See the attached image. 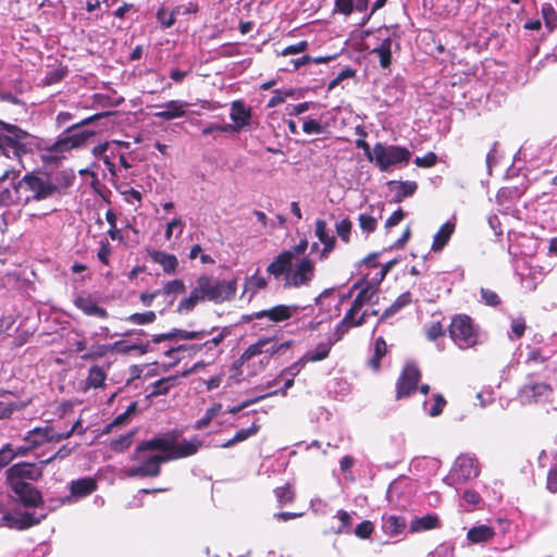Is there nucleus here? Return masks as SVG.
I'll return each instance as SVG.
<instances>
[{"instance_id":"nucleus-28","label":"nucleus","mask_w":557,"mask_h":557,"mask_svg":"<svg viewBox=\"0 0 557 557\" xmlns=\"http://www.w3.org/2000/svg\"><path fill=\"white\" fill-rule=\"evenodd\" d=\"M455 231V223L453 221H447L444 223L438 232L434 235L432 250L441 251L444 246L448 243L450 236Z\"/></svg>"},{"instance_id":"nucleus-29","label":"nucleus","mask_w":557,"mask_h":557,"mask_svg":"<svg viewBox=\"0 0 557 557\" xmlns=\"http://www.w3.org/2000/svg\"><path fill=\"white\" fill-rule=\"evenodd\" d=\"M392 46L393 39L391 37L384 38L381 44L372 50V53L376 54L380 61V65L383 69L389 66L392 61Z\"/></svg>"},{"instance_id":"nucleus-61","label":"nucleus","mask_w":557,"mask_h":557,"mask_svg":"<svg viewBox=\"0 0 557 557\" xmlns=\"http://www.w3.org/2000/svg\"><path fill=\"white\" fill-rule=\"evenodd\" d=\"M308 48V42L306 40L299 41L295 45H290L286 47L282 52L281 55H289V54H297L306 51Z\"/></svg>"},{"instance_id":"nucleus-4","label":"nucleus","mask_w":557,"mask_h":557,"mask_svg":"<svg viewBox=\"0 0 557 557\" xmlns=\"http://www.w3.org/2000/svg\"><path fill=\"white\" fill-rule=\"evenodd\" d=\"M354 288H359L350 309L346 312L344 319L336 327L339 339L350 327H356L363 324L369 317L367 310L361 311L366 305H373L379 299V287L377 284H371L369 282H360L354 285Z\"/></svg>"},{"instance_id":"nucleus-39","label":"nucleus","mask_w":557,"mask_h":557,"mask_svg":"<svg viewBox=\"0 0 557 557\" xmlns=\"http://www.w3.org/2000/svg\"><path fill=\"white\" fill-rule=\"evenodd\" d=\"M381 218L379 213L377 216L373 215V209L371 213H360L358 216L359 226L364 233H372L375 231L377 225V220Z\"/></svg>"},{"instance_id":"nucleus-34","label":"nucleus","mask_w":557,"mask_h":557,"mask_svg":"<svg viewBox=\"0 0 557 557\" xmlns=\"http://www.w3.org/2000/svg\"><path fill=\"white\" fill-rule=\"evenodd\" d=\"M180 14L181 7H176L170 12L164 7H161L157 12V20L163 28H170L174 25L176 16Z\"/></svg>"},{"instance_id":"nucleus-20","label":"nucleus","mask_w":557,"mask_h":557,"mask_svg":"<svg viewBox=\"0 0 557 557\" xmlns=\"http://www.w3.org/2000/svg\"><path fill=\"white\" fill-rule=\"evenodd\" d=\"M25 507H38L42 504L40 492L32 483L8 484Z\"/></svg>"},{"instance_id":"nucleus-23","label":"nucleus","mask_w":557,"mask_h":557,"mask_svg":"<svg viewBox=\"0 0 557 557\" xmlns=\"http://www.w3.org/2000/svg\"><path fill=\"white\" fill-rule=\"evenodd\" d=\"M148 256L150 259L159 264L165 274H174L178 268V260L176 256L168 253L163 250L149 249Z\"/></svg>"},{"instance_id":"nucleus-3","label":"nucleus","mask_w":557,"mask_h":557,"mask_svg":"<svg viewBox=\"0 0 557 557\" xmlns=\"http://www.w3.org/2000/svg\"><path fill=\"white\" fill-rule=\"evenodd\" d=\"M290 346V341L280 343L275 337L263 336L249 345L238 361L240 366L250 369L256 374L269 366L272 357L289 349Z\"/></svg>"},{"instance_id":"nucleus-30","label":"nucleus","mask_w":557,"mask_h":557,"mask_svg":"<svg viewBox=\"0 0 557 557\" xmlns=\"http://www.w3.org/2000/svg\"><path fill=\"white\" fill-rule=\"evenodd\" d=\"M97 487L96 481L91 478H83L71 483V493L76 497H84L91 494Z\"/></svg>"},{"instance_id":"nucleus-50","label":"nucleus","mask_w":557,"mask_h":557,"mask_svg":"<svg viewBox=\"0 0 557 557\" xmlns=\"http://www.w3.org/2000/svg\"><path fill=\"white\" fill-rule=\"evenodd\" d=\"M135 431H131L125 435L120 436L119 438L111 442V448L115 451H123L128 448L132 444L133 436Z\"/></svg>"},{"instance_id":"nucleus-46","label":"nucleus","mask_w":557,"mask_h":557,"mask_svg":"<svg viewBox=\"0 0 557 557\" xmlns=\"http://www.w3.org/2000/svg\"><path fill=\"white\" fill-rule=\"evenodd\" d=\"M336 517L341 521V525L334 532L336 534L349 533L352 524L351 515L345 510H338Z\"/></svg>"},{"instance_id":"nucleus-26","label":"nucleus","mask_w":557,"mask_h":557,"mask_svg":"<svg viewBox=\"0 0 557 557\" xmlns=\"http://www.w3.org/2000/svg\"><path fill=\"white\" fill-rule=\"evenodd\" d=\"M494 536L495 530L486 524L474 525L467 533V540L472 544L488 542Z\"/></svg>"},{"instance_id":"nucleus-19","label":"nucleus","mask_w":557,"mask_h":557,"mask_svg":"<svg viewBox=\"0 0 557 557\" xmlns=\"http://www.w3.org/2000/svg\"><path fill=\"white\" fill-rule=\"evenodd\" d=\"M95 132L92 131H81L67 136H64L57 140L50 148L51 153H62L64 151L79 148L84 146L87 140L94 136Z\"/></svg>"},{"instance_id":"nucleus-52","label":"nucleus","mask_w":557,"mask_h":557,"mask_svg":"<svg viewBox=\"0 0 557 557\" xmlns=\"http://www.w3.org/2000/svg\"><path fill=\"white\" fill-rule=\"evenodd\" d=\"M177 230V236H181L184 230V222L181 216L174 218L166 224L164 236L169 240L172 238L174 231Z\"/></svg>"},{"instance_id":"nucleus-53","label":"nucleus","mask_w":557,"mask_h":557,"mask_svg":"<svg viewBox=\"0 0 557 557\" xmlns=\"http://www.w3.org/2000/svg\"><path fill=\"white\" fill-rule=\"evenodd\" d=\"M374 530V525L371 521L369 520H366V521H362L361 523H359L356 529H355V534L356 536H358L359 539H368L370 537V535L372 534Z\"/></svg>"},{"instance_id":"nucleus-48","label":"nucleus","mask_w":557,"mask_h":557,"mask_svg":"<svg viewBox=\"0 0 557 557\" xmlns=\"http://www.w3.org/2000/svg\"><path fill=\"white\" fill-rule=\"evenodd\" d=\"M445 405H446V400L444 399V397L441 394H436L434 396V403L430 408H428V401H424V404H423L424 409L428 411V413L431 417H437L438 414H441Z\"/></svg>"},{"instance_id":"nucleus-12","label":"nucleus","mask_w":557,"mask_h":557,"mask_svg":"<svg viewBox=\"0 0 557 557\" xmlns=\"http://www.w3.org/2000/svg\"><path fill=\"white\" fill-rule=\"evenodd\" d=\"M308 240L302 238L299 243L293 246L288 250L282 251L267 268L269 274L274 277H280L283 275L286 267L290 265V262L295 259H300L301 257H306L305 252L308 249Z\"/></svg>"},{"instance_id":"nucleus-47","label":"nucleus","mask_w":557,"mask_h":557,"mask_svg":"<svg viewBox=\"0 0 557 557\" xmlns=\"http://www.w3.org/2000/svg\"><path fill=\"white\" fill-rule=\"evenodd\" d=\"M274 493L281 505L290 504L294 502L295 494L288 484L277 487Z\"/></svg>"},{"instance_id":"nucleus-8","label":"nucleus","mask_w":557,"mask_h":557,"mask_svg":"<svg viewBox=\"0 0 557 557\" xmlns=\"http://www.w3.org/2000/svg\"><path fill=\"white\" fill-rule=\"evenodd\" d=\"M411 153L408 149L399 146L376 144L369 159L374 161L379 169L383 172L389 171L396 166L407 165Z\"/></svg>"},{"instance_id":"nucleus-10","label":"nucleus","mask_w":557,"mask_h":557,"mask_svg":"<svg viewBox=\"0 0 557 557\" xmlns=\"http://www.w3.org/2000/svg\"><path fill=\"white\" fill-rule=\"evenodd\" d=\"M449 334L461 349L473 347L479 342V333L468 315H456L450 323Z\"/></svg>"},{"instance_id":"nucleus-36","label":"nucleus","mask_w":557,"mask_h":557,"mask_svg":"<svg viewBox=\"0 0 557 557\" xmlns=\"http://www.w3.org/2000/svg\"><path fill=\"white\" fill-rule=\"evenodd\" d=\"M332 344L331 343H322L319 344L315 349L308 351L301 359L305 360V363L315 362L325 359L331 350Z\"/></svg>"},{"instance_id":"nucleus-1","label":"nucleus","mask_w":557,"mask_h":557,"mask_svg":"<svg viewBox=\"0 0 557 557\" xmlns=\"http://www.w3.org/2000/svg\"><path fill=\"white\" fill-rule=\"evenodd\" d=\"M2 125L5 133H0V154L17 160L20 169H8L0 176V206L23 205L17 177L21 169H25L23 157L33 151L35 137L15 125Z\"/></svg>"},{"instance_id":"nucleus-57","label":"nucleus","mask_w":557,"mask_h":557,"mask_svg":"<svg viewBox=\"0 0 557 557\" xmlns=\"http://www.w3.org/2000/svg\"><path fill=\"white\" fill-rule=\"evenodd\" d=\"M437 161V157L434 152H429L424 157H417L414 159V164L420 168H431Z\"/></svg>"},{"instance_id":"nucleus-24","label":"nucleus","mask_w":557,"mask_h":557,"mask_svg":"<svg viewBox=\"0 0 557 557\" xmlns=\"http://www.w3.org/2000/svg\"><path fill=\"white\" fill-rule=\"evenodd\" d=\"M388 188L394 194L395 202H400L405 198L412 196L416 193L418 185L416 182L411 181H391L388 182Z\"/></svg>"},{"instance_id":"nucleus-49","label":"nucleus","mask_w":557,"mask_h":557,"mask_svg":"<svg viewBox=\"0 0 557 557\" xmlns=\"http://www.w3.org/2000/svg\"><path fill=\"white\" fill-rule=\"evenodd\" d=\"M351 227L352 224L348 219H344L336 223V233L344 243H348L350 240Z\"/></svg>"},{"instance_id":"nucleus-58","label":"nucleus","mask_w":557,"mask_h":557,"mask_svg":"<svg viewBox=\"0 0 557 557\" xmlns=\"http://www.w3.org/2000/svg\"><path fill=\"white\" fill-rule=\"evenodd\" d=\"M481 296L487 306H497L500 304L499 296L494 290L488 288H482Z\"/></svg>"},{"instance_id":"nucleus-6","label":"nucleus","mask_w":557,"mask_h":557,"mask_svg":"<svg viewBox=\"0 0 557 557\" xmlns=\"http://www.w3.org/2000/svg\"><path fill=\"white\" fill-rule=\"evenodd\" d=\"M23 205L41 201L59 193L58 185L46 173H28L20 180Z\"/></svg>"},{"instance_id":"nucleus-63","label":"nucleus","mask_w":557,"mask_h":557,"mask_svg":"<svg viewBox=\"0 0 557 557\" xmlns=\"http://www.w3.org/2000/svg\"><path fill=\"white\" fill-rule=\"evenodd\" d=\"M294 92L292 90H286L284 92H281L278 90L275 91V95L269 100L268 107L274 108L285 101L287 97H292Z\"/></svg>"},{"instance_id":"nucleus-32","label":"nucleus","mask_w":557,"mask_h":557,"mask_svg":"<svg viewBox=\"0 0 557 557\" xmlns=\"http://www.w3.org/2000/svg\"><path fill=\"white\" fill-rule=\"evenodd\" d=\"M406 527V520L397 516H387L383 518V530L389 535L400 533Z\"/></svg>"},{"instance_id":"nucleus-25","label":"nucleus","mask_w":557,"mask_h":557,"mask_svg":"<svg viewBox=\"0 0 557 557\" xmlns=\"http://www.w3.org/2000/svg\"><path fill=\"white\" fill-rule=\"evenodd\" d=\"M74 304L87 315H94L101 319H106L108 317L107 310L102 307H99L90 297H76Z\"/></svg>"},{"instance_id":"nucleus-45","label":"nucleus","mask_w":557,"mask_h":557,"mask_svg":"<svg viewBox=\"0 0 557 557\" xmlns=\"http://www.w3.org/2000/svg\"><path fill=\"white\" fill-rule=\"evenodd\" d=\"M410 302H411V295H410V293L401 294L394 301V304L384 311V313L382 315V319L393 315L394 313H396L398 310H400L403 307L409 305Z\"/></svg>"},{"instance_id":"nucleus-37","label":"nucleus","mask_w":557,"mask_h":557,"mask_svg":"<svg viewBox=\"0 0 557 557\" xmlns=\"http://www.w3.org/2000/svg\"><path fill=\"white\" fill-rule=\"evenodd\" d=\"M387 346L385 341L382 337L376 338L374 343V355L370 359L369 364L374 370L377 371L380 369V361L386 355Z\"/></svg>"},{"instance_id":"nucleus-16","label":"nucleus","mask_w":557,"mask_h":557,"mask_svg":"<svg viewBox=\"0 0 557 557\" xmlns=\"http://www.w3.org/2000/svg\"><path fill=\"white\" fill-rule=\"evenodd\" d=\"M300 307L297 305H276L265 310L252 313L248 320L268 319L272 323H281L292 319L299 312Z\"/></svg>"},{"instance_id":"nucleus-59","label":"nucleus","mask_w":557,"mask_h":557,"mask_svg":"<svg viewBox=\"0 0 557 557\" xmlns=\"http://www.w3.org/2000/svg\"><path fill=\"white\" fill-rule=\"evenodd\" d=\"M172 333H176L175 338H181V339H185V341L200 339L206 334L205 331L189 332V331H185V330H174Z\"/></svg>"},{"instance_id":"nucleus-55","label":"nucleus","mask_w":557,"mask_h":557,"mask_svg":"<svg viewBox=\"0 0 557 557\" xmlns=\"http://www.w3.org/2000/svg\"><path fill=\"white\" fill-rule=\"evenodd\" d=\"M354 11V0H335L334 13L349 15Z\"/></svg>"},{"instance_id":"nucleus-38","label":"nucleus","mask_w":557,"mask_h":557,"mask_svg":"<svg viewBox=\"0 0 557 557\" xmlns=\"http://www.w3.org/2000/svg\"><path fill=\"white\" fill-rule=\"evenodd\" d=\"M149 345L148 344H134V345H125L123 342L119 341L112 344V352H119L122 355H129L133 350H137L140 355H145L148 352Z\"/></svg>"},{"instance_id":"nucleus-41","label":"nucleus","mask_w":557,"mask_h":557,"mask_svg":"<svg viewBox=\"0 0 557 557\" xmlns=\"http://www.w3.org/2000/svg\"><path fill=\"white\" fill-rule=\"evenodd\" d=\"M177 377V375H173L163 377L154 382L151 396L165 395L170 391V388L175 385Z\"/></svg>"},{"instance_id":"nucleus-22","label":"nucleus","mask_w":557,"mask_h":557,"mask_svg":"<svg viewBox=\"0 0 557 557\" xmlns=\"http://www.w3.org/2000/svg\"><path fill=\"white\" fill-rule=\"evenodd\" d=\"M157 107L162 110L156 112L153 115L158 119L169 121L184 116L188 111L189 103L182 100H171Z\"/></svg>"},{"instance_id":"nucleus-35","label":"nucleus","mask_w":557,"mask_h":557,"mask_svg":"<svg viewBox=\"0 0 557 557\" xmlns=\"http://www.w3.org/2000/svg\"><path fill=\"white\" fill-rule=\"evenodd\" d=\"M186 289L185 287V284L182 280H172V281H169L166 282L161 289H158L160 295L162 296H165V297H170V296H173L171 298V302H173L174 298L176 295L178 294H182L184 293Z\"/></svg>"},{"instance_id":"nucleus-64","label":"nucleus","mask_w":557,"mask_h":557,"mask_svg":"<svg viewBox=\"0 0 557 557\" xmlns=\"http://www.w3.org/2000/svg\"><path fill=\"white\" fill-rule=\"evenodd\" d=\"M547 488L555 493L557 492V466L549 470L547 475Z\"/></svg>"},{"instance_id":"nucleus-51","label":"nucleus","mask_w":557,"mask_h":557,"mask_svg":"<svg viewBox=\"0 0 557 557\" xmlns=\"http://www.w3.org/2000/svg\"><path fill=\"white\" fill-rule=\"evenodd\" d=\"M112 352V345H96L92 346L90 351L82 356L83 359L101 358L107 354Z\"/></svg>"},{"instance_id":"nucleus-27","label":"nucleus","mask_w":557,"mask_h":557,"mask_svg":"<svg viewBox=\"0 0 557 557\" xmlns=\"http://www.w3.org/2000/svg\"><path fill=\"white\" fill-rule=\"evenodd\" d=\"M305 364H306L305 360L299 359L298 361L294 362L293 364H290L289 367L284 369L281 372L280 376H285V375L289 376L286 380L284 387L280 391H274V392L268 394V396L277 395V394H282L285 396L286 391L294 385V377L301 371V369L304 368Z\"/></svg>"},{"instance_id":"nucleus-17","label":"nucleus","mask_w":557,"mask_h":557,"mask_svg":"<svg viewBox=\"0 0 557 557\" xmlns=\"http://www.w3.org/2000/svg\"><path fill=\"white\" fill-rule=\"evenodd\" d=\"M26 444H29L32 449L44 446L48 443H59L62 441V436L51 425L41 428H35L27 432L24 437Z\"/></svg>"},{"instance_id":"nucleus-13","label":"nucleus","mask_w":557,"mask_h":557,"mask_svg":"<svg viewBox=\"0 0 557 557\" xmlns=\"http://www.w3.org/2000/svg\"><path fill=\"white\" fill-rule=\"evenodd\" d=\"M230 119L233 124L224 125L222 128H219L220 131L239 133L243 129H247L252 123L251 108L242 100H235L231 103Z\"/></svg>"},{"instance_id":"nucleus-15","label":"nucleus","mask_w":557,"mask_h":557,"mask_svg":"<svg viewBox=\"0 0 557 557\" xmlns=\"http://www.w3.org/2000/svg\"><path fill=\"white\" fill-rule=\"evenodd\" d=\"M42 471L34 463H16L7 470V483H30L38 481Z\"/></svg>"},{"instance_id":"nucleus-43","label":"nucleus","mask_w":557,"mask_h":557,"mask_svg":"<svg viewBox=\"0 0 557 557\" xmlns=\"http://www.w3.org/2000/svg\"><path fill=\"white\" fill-rule=\"evenodd\" d=\"M546 27L553 30L557 26V12L552 4L545 3L541 10Z\"/></svg>"},{"instance_id":"nucleus-7","label":"nucleus","mask_w":557,"mask_h":557,"mask_svg":"<svg viewBox=\"0 0 557 557\" xmlns=\"http://www.w3.org/2000/svg\"><path fill=\"white\" fill-rule=\"evenodd\" d=\"M145 446L159 449L163 453L165 461H168L195 455L202 446V442L197 437L176 442L172 436H161L145 441Z\"/></svg>"},{"instance_id":"nucleus-60","label":"nucleus","mask_w":557,"mask_h":557,"mask_svg":"<svg viewBox=\"0 0 557 557\" xmlns=\"http://www.w3.org/2000/svg\"><path fill=\"white\" fill-rule=\"evenodd\" d=\"M259 429H260L259 425L253 423L250 428L238 431L234 435L235 441L237 443L244 442L247 438H249L250 436L256 435L258 433Z\"/></svg>"},{"instance_id":"nucleus-9","label":"nucleus","mask_w":557,"mask_h":557,"mask_svg":"<svg viewBox=\"0 0 557 557\" xmlns=\"http://www.w3.org/2000/svg\"><path fill=\"white\" fill-rule=\"evenodd\" d=\"M314 273L315 263L311 258L295 259L283 273L285 275V286L295 288L309 286L314 278Z\"/></svg>"},{"instance_id":"nucleus-62","label":"nucleus","mask_w":557,"mask_h":557,"mask_svg":"<svg viewBox=\"0 0 557 557\" xmlns=\"http://www.w3.org/2000/svg\"><path fill=\"white\" fill-rule=\"evenodd\" d=\"M302 129L307 134H322L324 131L323 126L315 120L305 121Z\"/></svg>"},{"instance_id":"nucleus-5","label":"nucleus","mask_w":557,"mask_h":557,"mask_svg":"<svg viewBox=\"0 0 557 557\" xmlns=\"http://www.w3.org/2000/svg\"><path fill=\"white\" fill-rule=\"evenodd\" d=\"M157 450L152 447H146L145 442L140 443L135 449L132 460L134 463L122 469V473L127 478H148L157 476L160 473V466L165 461L163 455H152L148 451Z\"/></svg>"},{"instance_id":"nucleus-14","label":"nucleus","mask_w":557,"mask_h":557,"mask_svg":"<svg viewBox=\"0 0 557 557\" xmlns=\"http://www.w3.org/2000/svg\"><path fill=\"white\" fill-rule=\"evenodd\" d=\"M553 395V388L545 382L529 381L519 391L518 397L521 404H537L548 401Z\"/></svg>"},{"instance_id":"nucleus-2","label":"nucleus","mask_w":557,"mask_h":557,"mask_svg":"<svg viewBox=\"0 0 557 557\" xmlns=\"http://www.w3.org/2000/svg\"><path fill=\"white\" fill-rule=\"evenodd\" d=\"M237 292V280H219L202 274L197 277L190 294L183 298L177 307L178 312H189L201 301L222 304L231 301Z\"/></svg>"},{"instance_id":"nucleus-44","label":"nucleus","mask_w":557,"mask_h":557,"mask_svg":"<svg viewBox=\"0 0 557 557\" xmlns=\"http://www.w3.org/2000/svg\"><path fill=\"white\" fill-rule=\"evenodd\" d=\"M157 314L153 311H146L143 313H133L129 317L126 318V321H128L132 324L136 325H145V324H151L156 321Z\"/></svg>"},{"instance_id":"nucleus-33","label":"nucleus","mask_w":557,"mask_h":557,"mask_svg":"<svg viewBox=\"0 0 557 557\" xmlns=\"http://www.w3.org/2000/svg\"><path fill=\"white\" fill-rule=\"evenodd\" d=\"M265 286L267 281L263 276L259 274L251 275L245 282L243 296L249 294L248 299L250 300L258 290L263 289Z\"/></svg>"},{"instance_id":"nucleus-31","label":"nucleus","mask_w":557,"mask_h":557,"mask_svg":"<svg viewBox=\"0 0 557 557\" xmlns=\"http://www.w3.org/2000/svg\"><path fill=\"white\" fill-rule=\"evenodd\" d=\"M438 525V517L436 515H425L421 518H416L410 523L411 532H420L434 529Z\"/></svg>"},{"instance_id":"nucleus-42","label":"nucleus","mask_w":557,"mask_h":557,"mask_svg":"<svg viewBox=\"0 0 557 557\" xmlns=\"http://www.w3.org/2000/svg\"><path fill=\"white\" fill-rule=\"evenodd\" d=\"M221 409V404H214L212 407L208 408L205 416L196 422L195 429L202 430L208 426L209 423L220 413Z\"/></svg>"},{"instance_id":"nucleus-40","label":"nucleus","mask_w":557,"mask_h":557,"mask_svg":"<svg viewBox=\"0 0 557 557\" xmlns=\"http://www.w3.org/2000/svg\"><path fill=\"white\" fill-rule=\"evenodd\" d=\"M106 377V372L100 367L92 366L87 376V386L94 388L101 387Z\"/></svg>"},{"instance_id":"nucleus-54","label":"nucleus","mask_w":557,"mask_h":557,"mask_svg":"<svg viewBox=\"0 0 557 557\" xmlns=\"http://www.w3.org/2000/svg\"><path fill=\"white\" fill-rule=\"evenodd\" d=\"M314 234L321 243L326 242L331 237H334L327 232L326 222L324 220H317L314 223Z\"/></svg>"},{"instance_id":"nucleus-18","label":"nucleus","mask_w":557,"mask_h":557,"mask_svg":"<svg viewBox=\"0 0 557 557\" xmlns=\"http://www.w3.org/2000/svg\"><path fill=\"white\" fill-rule=\"evenodd\" d=\"M420 370L414 364H407L398 379L396 386V397L400 399L409 396L416 389L420 380Z\"/></svg>"},{"instance_id":"nucleus-21","label":"nucleus","mask_w":557,"mask_h":557,"mask_svg":"<svg viewBox=\"0 0 557 557\" xmlns=\"http://www.w3.org/2000/svg\"><path fill=\"white\" fill-rule=\"evenodd\" d=\"M44 519L45 515L35 516L30 512H8L3 516V520L8 527L20 530L36 525Z\"/></svg>"},{"instance_id":"nucleus-11","label":"nucleus","mask_w":557,"mask_h":557,"mask_svg":"<svg viewBox=\"0 0 557 557\" xmlns=\"http://www.w3.org/2000/svg\"><path fill=\"white\" fill-rule=\"evenodd\" d=\"M479 473L480 469L478 460L471 455H461L456 459L449 475L446 478V482L449 485L465 483L469 480L475 479Z\"/></svg>"},{"instance_id":"nucleus-56","label":"nucleus","mask_w":557,"mask_h":557,"mask_svg":"<svg viewBox=\"0 0 557 557\" xmlns=\"http://www.w3.org/2000/svg\"><path fill=\"white\" fill-rule=\"evenodd\" d=\"M14 458V448L7 444L0 449V468L8 466Z\"/></svg>"}]
</instances>
